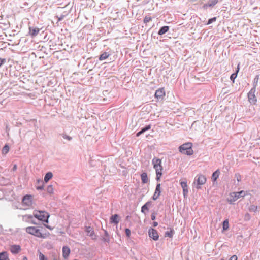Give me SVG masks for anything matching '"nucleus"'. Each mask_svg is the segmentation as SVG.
<instances>
[{"instance_id": "c756f323", "label": "nucleus", "mask_w": 260, "mask_h": 260, "mask_svg": "<svg viewBox=\"0 0 260 260\" xmlns=\"http://www.w3.org/2000/svg\"><path fill=\"white\" fill-rule=\"evenodd\" d=\"M222 228L223 230H227L229 229V220L226 219L222 223Z\"/></svg>"}, {"instance_id": "49530a36", "label": "nucleus", "mask_w": 260, "mask_h": 260, "mask_svg": "<svg viewBox=\"0 0 260 260\" xmlns=\"http://www.w3.org/2000/svg\"><path fill=\"white\" fill-rule=\"evenodd\" d=\"M5 62H6L5 59L0 58V65H2L3 64H4Z\"/></svg>"}, {"instance_id": "58836bf2", "label": "nucleus", "mask_w": 260, "mask_h": 260, "mask_svg": "<svg viewBox=\"0 0 260 260\" xmlns=\"http://www.w3.org/2000/svg\"><path fill=\"white\" fill-rule=\"evenodd\" d=\"M145 206H146V207H148V208L149 209V208L151 207L152 205V202L150 201H148L147 202H146L145 204Z\"/></svg>"}, {"instance_id": "3c124183", "label": "nucleus", "mask_w": 260, "mask_h": 260, "mask_svg": "<svg viewBox=\"0 0 260 260\" xmlns=\"http://www.w3.org/2000/svg\"><path fill=\"white\" fill-rule=\"evenodd\" d=\"M23 260H28V259L26 256H24L23 258Z\"/></svg>"}, {"instance_id": "f03ea898", "label": "nucleus", "mask_w": 260, "mask_h": 260, "mask_svg": "<svg viewBox=\"0 0 260 260\" xmlns=\"http://www.w3.org/2000/svg\"><path fill=\"white\" fill-rule=\"evenodd\" d=\"M34 216L38 220L45 223H48V218L50 216L48 213L44 211L34 210L33 212Z\"/></svg>"}, {"instance_id": "20e7f679", "label": "nucleus", "mask_w": 260, "mask_h": 260, "mask_svg": "<svg viewBox=\"0 0 260 260\" xmlns=\"http://www.w3.org/2000/svg\"><path fill=\"white\" fill-rule=\"evenodd\" d=\"M26 232L31 235L39 238H44L39 229L34 226H29L26 228Z\"/></svg>"}, {"instance_id": "864d4df0", "label": "nucleus", "mask_w": 260, "mask_h": 260, "mask_svg": "<svg viewBox=\"0 0 260 260\" xmlns=\"http://www.w3.org/2000/svg\"><path fill=\"white\" fill-rule=\"evenodd\" d=\"M18 67V68H17V70L18 69V68H20L21 67V66H17Z\"/></svg>"}, {"instance_id": "473e14b6", "label": "nucleus", "mask_w": 260, "mask_h": 260, "mask_svg": "<svg viewBox=\"0 0 260 260\" xmlns=\"http://www.w3.org/2000/svg\"><path fill=\"white\" fill-rule=\"evenodd\" d=\"M257 210V206L255 205H251L249 207V210L251 212H255Z\"/></svg>"}, {"instance_id": "de8ad7c7", "label": "nucleus", "mask_w": 260, "mask_h": 260, "mask_svg": "<svg viewBox=\"0 0 260 260\" xmlns=\"http://www.w3.org/2000/svg\"><path fill=\"white\" fill-rule=\"evenodd\" d=\"M158 225V223L156 221H154L153 222V226H154V227H156Z\"/></svg>"}, {"instance_id": "aec40b11", "label": "nucleus", "mask_w": 260, "mask_h": 260, "mask_svg": "<svg viewBox=\"0 0 260 260\" xmlns=\"http://www.w3.org/2000/svg\"><path fill=\"white\" fill-rule=\"evenodd\" d=\"M169 29V27L168 26H165L162 27L159 30L158 34L159 35H162L166 33Z\"/></svg>"}, {"instance_id": "412c9836", "label": "nucleus", "mask_w": 260, "mask_h": 260, "mask_svg": "<svg viewBox=\"0 0 260 260\" xmlns=\"http://www.w3.org/2000/svg\"><path fill=\"white\" fill-rule=\"evenodd\" d=\"M141 178L142 180V182L143 183H146L148 181V178L147 177V174L145 172H143L141 174Z\"/></svg>"}, {"instance_id": "8fccbe9b", "label": "nucleus", "mask_w": 260, "mask_h": 260, "mask_svg": "<svg viewBox=\"0 0 260 260\" xmlns=\"http://www.w3.org/2000/svg\"><path fill=\"white\" fill-rule=\"evenodd\" d=\"M26 216H27L29 219L32 218V216L31 215H26Z\"/></svg>"}, {"instance_id": "4be33fe9", "label": "nucleus", "mask_w": 260, "mask_h": 260, "mask_svg": "<svg viewBox=\"0 0 260 260\" xmlns=\"http://www.w3.org/2000/svg\"><path fill=\"white\" fill-rule=\"evenodd\" d=\"M239 66H237V69L235 71V72L233 73L230 76V79L231 81H233V83L234 82V80H235V78L237 76V74L239 72Z\"/></svg>"}, {"instance_id": "7ed1b4c3", "label": "nucleus", "mask_w": 260, "mask_h": 260, "mask_svg": "<svg viewBox=\"0 0 260 260\" xmlns=\"http://www.w3.org/2000/svg\"><path fill=\"white\" fill-rule=\"evenodd\" d=\"M192 144L190 142L185 143L179 147V151L187 155H191L193 154V151L192 149Z\"/></svg>"}, {"instance_id": "bb28decb", "label": "nucleus", "mask_w": 260, "mask_h": 260, "mask_svg": "<svg viewBox=\"0 0 260 260\" xmlns=\"http://www.w3.org/2000/svg\"><path fill=\"white\" fill-rule=\"evenodd\" d=\"M9 146L8 144H5V145L3 147L2 150V153L3 155H6L7 154L9 151Z\"/></svg>"}, {"instance_id": "dca6fc26", "label": "nucleus", "mask_w": 260, "mask_h": 260, "mask_svg": "<svg viewBox=\"0 0 260 260\" xmlns=\"http://www.w3.org/2000/svg\"><path fill=\"white\" fill-rule=\"evenodd\" d=\"M110 222L115 224H117L119 222V217L118 214H114L111 216Z\"/></svg>"}, {"instance_id": "393cba45", "label": "nucleus", "mask_w": 260, "mask_h": 260, "mask_svg": "<svg viewBox=\"0 0 260 260\" xmlns=\"http://www.w3.org/2000/svg\"><path fill=\"white\" fill-rule=\"evenodd\" d=\"M8 259V254L6 251H3L0 253V260Z\"/></svg>"}, {"instance_id": "4d7b16f0", "label": "nucleus", "mask_w": 260, "mask_h": 260, "mask_svg": "<svg viewBox=\"0 0 260 260\" xmlns=\"http://www.w3.org/2000/svg\"><path fill=\"white\" fill-rule=\"evenodd\" d=\"M53 260H58V259H56V258H54V259H53Z\"/></svg>"}, {"instance_id": "c03bdc74", "label": "nucleus", "mask_w": 260, "mask_h": 260, "mask_svg": "<svg viewBox=\"0 0 260 260\" xmlns=\"http://www.w3.org/2000/svg\"><path fill=\"white\" fill-rule=\"evenodd\" d=\"M237 256L236 255H234L230 258L229 260H237Z\"/></svg>"}, {"instance_id": "c9c22d12", "label": "nucleus", "mask_w": 260, "mask_h": 260, "mask_svg": "<svg viewBox=\"0 0 260 260\" xmlns=\"http://www.w3.org/2000/svg\"><path fill=\"white\" fill-rule=\"evenodd\" d=\"M152 20V18L149 16H146L144 19V23H147Z\"/></svg>"}, {"instance_id": "9b49d317", "label": "nucleus", "mask_w": 260, "mask_h": 260, "mask_svg": "<svg viewBox=\"0 0 260 260\" xmlns=\"http://www.w3.org/2000/svg\"><path fill=\"white\" fill-rule=\"evenodd\" d=\"M165 95V91L164 88H161L157 89L155 91V96L158 100H162Z\"/></svg>"}, {"instance_id": "c85d7f7f", "label": "nucleus", "mask_w": 260, "mask_h": 260, "mask_svg": "<svg viewBox=\"0 0 260 260\" xmlns=\"http://www.w3.org/2000/svg\"><path fill=\"white\" fill-rule=\"evenodd\" d=\"M109 55H110V54L108 53L104 52L100 55V56L99 57V59L100 60H105V59H107L109 56Z\"/></svg>"}, {"instance_id": "0eeeda50", "label": "nucleus", "mask_w": 260, "mask_h": 260, "mask_svg": "<svg viewBox=\"0 0 260 260\" xmlns=\"http://www.w3.org/2000/svg\"><path fill=\"white\" fill-rule=\"evenodd\" d=\"M256 85L254 84V87L251 89L249 93H248V100L251 103L255 104L257 100L255 95V92L256 91Z\"/></svg>"}, {"instance_id": "f3484780", "label": "nucleus", "mask_w": 260, "mask_h": 260, "mask_svg": "<svg viewBox=\"0 0 260 260\" xmlns=\"http://www.w3.org/2000/svg\"><path fill=\"white\" fill-rule=\"evenodd\" d=\"M151 125H146L145 127H143L136 134V136L139 137L141 134L144 133L146 131L149 130L151 128Z\"/></svg>"}, {"instance_id": "ddd939ff", "label": "nucleus", "mask_w": 260, "mask_h": 260, "mask_svg": "<svg viewBox=\"0 0 260 260\" xmlns=\"http://www.w3.org/2000/svg\"><path fill=\"white\" fill-rule=\"evenodd\" d=\"M85 232L87 235L89 236L92 239L94 240L96 238V236L94 234L93 229L91 226H86Z\"/></svg>"}, {"instance_id": "5fc2aeb1", "label": "nucleus", "mask_w": 260, "mask_h": 260, "mask_svg": "<svg viewBox=\"0 0 260 260\" xmlns=\"http://www.w3.org/2000/svg\"><path fill=\"white\" fill-rule=\"evenodd\" d=\"M46 227H47V228H48V229H50V226H49L47 225V226H46Z\"/></svg>"}, {"instance_id": "a211bd4d", "label": "nucleus", "mask_w": 260, "mask_h": 260, "mask_svg": "<svg viewBox=\"0 0 260 260\" xmlns=\"http://www.w3.org/2000/svg\"><path fill=\"white\" fill-rule=\"evenodd\" d=\"M39 32V29L36 27H29V32L31 36H36Z\"/></svg>"}, {"instance_id": "f704fd0d", "label": "nucleus", "mask_w": 260, "mask_h": 260, "mask_svg": "<svg viewBox=\"0 0 260 260\" xmlns=\"http://www.w3.org/2000/svg\"><path fill=\"white\" fill-rule=\"evenodd\" d=\"M39 259L40 260H48L47 258L41 252H39Z\"/></svg>"}, {"instance_id": "4c0bfd02", "label": "nucleus", "mask_w": 260, "mask_h": 260, "mask_svg": "<svg viewBox=\"0 0 260 260\" xmlns=\"http://www.w3.org/2000/svg\"><path fill=\"white\" fill-rule=\"evenodd\" d=\"M125 233L126 236L127 237H130V235H131V230L129 229L126 228L125 230Z\"/></svg>"}, {"instance_id": "f8f14e48", "label": "nucleus", "mask_w": 260, "mask_h": 260, "mask_svg": "<svg viewBox=\"0 0 260 260\" xmlns=\"http://www.w3.org/2000/svg\"><path fill=\"white\" fill-rule=\"evenodd\" d=\"M161 193V187L160 184L158 183L156 185L155 190L153 196H152V199L153 200H156L160 196Z\"/></svg>"}, {"instance_id": "e433bc0d", "label": "nucleus", "mask_w": 260, "mask_h": 260, "mask_svg": "<svg viewBox=\"0 0 260 260\" xmlns=\"http://www.w3.org/2000/svg\"><path fill=\"white\" fill-rule=\"evenodd\" d=\"M235 177L236 178L238 182H239L241 180V176L239 173H236Z\"/></svg>"}, {"instance_id": "ea45409f", "label": "nucleus", "mask_w": 260, "mask_h": 260, "mask_svg": "<svg viewBox=\"0 0 260 260\" xmlns=\"http://www.w3.org/2000/svg\"><path fill=\"white\" fill-rule=\"evenodd\" d=\"M216 20V17H213L212 18L209 19L207 24H210L212 23L213 22L215 21Z\"/></svg>"}, {"instance_id": "a19ab883", "label": "nucleus", "mask_w": 260, "mask_h": 260, "mask_svg": "<svg viewBox=\"0 0 260 260\" xmlns=\"http://www.w3.org/2000/svg\"><path fill=\"white\" fill-rule=\"evenodd\" d=\"M188 192V188L183 189V196H184V198L187 197Z\"/></svg>"}, {"instance_id": "1a4fd4ad", "label": "nucleus", "mask_w": 260, "mask_h": 260, "mask_svg": "<svg viewBox=\"0 0 260 260\" xmlns=\"http://www.w3.org/2000/svg\"><path fill=\"white\" fill-rule=\"evenodd\" d=\"M148 233L149 237L154 240L157 241L158 240L159 235L158 232L156 230L151 228L149 229Z\"/></svg>"}, {"instance_id": "a878e982", "label": "nucleus", "mask_w": 260, "mask_h": 260, "mask_svg": "<svg viewBox=\"0 0 260 260\" xmlns=\"http://www.w3.org/2000/svg\"><path fill=\"white\" fill-rule=\"evenodd\" d=\"M174 234V230L172 228H170V231H167L165 232V236L168 237L170 238H172Z\"/></svg>"}, {"instance_id": "b1692460", "label": "nucleus", "mask_w": 260, "mask_h": 260, "mask_svg": "<svg viewBox=\"0 0 260 260\" xmlns=\"http://www.w3.org/2000/svg\"><path fill=\"white\" fill-rule=\"evenodd\" d=\"M219 174H220V172H219V170H217L214 172H213V173L212 175V177H211V178L213 181H215L217 180V179L219 177Z\"/></svg>"}, {"instance_id": "cd10ccee", "label": "nucleus", "mask_w": 260, "mask_h": 260, "mask_svg": "<svg viewBox=\"0 0 260 260\" xmlns=\"http://www.w3.org/2000/svg\"><path fill=\"white\" fill-rule=\"evenodd\" d=\"M104 236L105 237L103 238V241L109 243L110 242V237L107 231H104Z\"/></svg>"}, {"instance_id": "13d9d810", "label": "nucleus", "mask_w": 260, "mask_h": 260, "mask_svg": "<svg viewBox=\"0 0 260 260\" xmlns=\"http://www.w3.org/2000/svg\"><path fill=\"white\" fill-rule=\"evenodd\" d=\"M221 260H224L223 259H221Z\"/></svg>"}, {"instance_id": "37998d69", "label": "nucleus", "mask_w": 260, "mask_h": 260, "mask_svg": "<svg viewBox=\"0 0 260 260\" xmlns=\"http://www.w3.org/2000/svg\"><path fill=\"white\" fill-rule=\"evenodd\" d=\"M258 76L257 75L255 78H254V82L253 83V85L255 84H256L257 85V82H258Z\"/></svg>"}, {"instance_id": "6e6d98bb", "label": "nucleus", "mask_w": 260, "mask_h": 260, "mask_svg": "<svg viewBox=\"0 0 260 260\" xmlns=\"http://www.w3.org/2000/svg\"><path fill=\"white\" fill-rule=\"evenodd\" d=\"M32 223L34 224H36V223L34 221H32Z\"/></svg>"}, {"instance_id": "423d86ee", "label": "nucleus", "mask_w": 260, "mask_h": 260, "mask_svg": "<svg viewBox=\"0 0 260 260\" xmlns=\"http://www.w3.org/2000/svg\"><path fill=\"white\" fill-rule=\"evenodd\" d=\"M195 181L197 182L196 188L199 189L201 188L200 185H203L206 181V178L203 175H198L196 176Z\"/></svg>"}, {"instance_id": "4468645a", "label": "nucleus", "mask_w": 260, "mask_h": 260, "mask_svg": "<svg viewBox=\"0 0 260 260\" xmlns=\"http://www.w3.org/2000/svg\"><path fill=\"white\" fill-rule=\"evenodd\" d=\"M21 247L19 245H13L10 247V250L13 254H18L21 251Z\"/></svg>"}, {"instance_id": "09e8293b", "label": "nucleus", "mask_w": 260, "mask_h": 260, "mask_svg": "<svg viewBox=\"0 0 260 260\" xmlns=\"http://www.w3.org/2000/svg\"><path fill=\"white\" fill-rule=\"evenodd\" d=\"M17 165H14V166H13V167L12 170H13V171H15V170H16L17 169Z\"/></svg>"}, {"instance_id": "9d476101", "label": "nucleus", "mask_w": 260, "mask_h": 260, "mask_svg": "<svg viewBox=\"0 0 260 260\" xmlns=\"http://www.w3.org/2000/svg\"><path fill=\"white\" fill-rule=\"evenodd\" d=\"M32 202V196L31 195H25L23 197L22 203L26 206L31 205Z\"/></svg>"}, {"instance_id": "39448f33", "label": "nucleus", "mask_w": 260, "mask_h": 260, "mask_svg": "<svg viewBox=\"0 0 260 260\" xmlns=\"http://www.w3.org/2000/svg\"><path fill=\"white\" fill-rule=\"evenodd\" d=\"M245 194V192L243 190L237 192H233L231 194V198L230 199H228V202L230 203H232V202L236 201L239 198L244 197Z\"/></svg>"}, {"instance_id": "603ef678", "label": "nucleus", "mask_w": 260, "mask_h": 260, "mask_svg": "<svg viewBox=\"0 0 260 260\" xmlns=\"http://www.w3.org/2000/svg\"><path fill=\"white\" fill-rule=\"evenodd\" d=\"M40 182H41L42 183H43V181H40L39 180H38V182L39 183Z\"/></svg>"}, {"instance_id": "72a5a7b5", "label": "nucleus", "mask_w": 260, "mask_h": 260, "mask_svg": "<svg viewBox=\"0 0 260 260\" xmlns=\"http://www.w3.org/2000/svg\"><path fill=\"white\" fill-rule=\"evenodd\" d=\"M181 186L183 189H187L188 188L187 184L186 182L182 181L180 183Z\"/></svg>"}, {"instance_id": "2f4dec72", "label": "nucleus", "mask_w": 260, "mask_h": 260, "mask_svg": "<svg viewBox=\"0 0 260 260\" xmlns=\"http://www.w3.org/2000/svg\"><path fill=\"white\" fill-rule=\"evenodd\" d=\"M149 210V209L146 206H145V205H143L141 207V212L144 213V214H146V212H148Z\"/></svg>"}, {"instance_id": "7c9ffc66", "label": "nucleus", "mask_w": 260, "mask_h": 260, "mask_svg": "<svg viewBox=\"0 0 260 260\" xmlns=\"http://www.w3.org/2000/svg\"><path fill=\"white\" fill-rule=\"evenodd\" d=\"M46 191L50 194H53V192H54V189L53 188L52 185H48L47 187Z\"/></svg>"}, {"instance_id": "f257e3e1", "label": "nucleus", "mask_w": 260, "mask_h": 260, "mask_svg": "<svg viewBox=\"0 0 260 260\" xmlns=\"http://www.w3.org/2000/svg\"><path fill=\"white\" fill-rule=\"evenodd\" d=\"M152 163L153 165V168L155 170L157 181L160 180V178L162 175V170L163 169L161 166V160L159 158L154 157L152 160Z\"/></svg>"}, {"instance_id": "5701e85b", "label": "nucleus", "mask_w": 260, "mask_h": 260, "mask_svg": "<svg viewBox=\"0 0 260 260\" xmlns=\"http://www.w3.org/2000/svg\"><path fill=\"white\" fill-rule=\"evenodd\" d=\"M52 177H53V174L51 172H49L47 173L44 176V182L46 183L48 182V181L52 178Z\"/></svg>"}, {"instance_id": "6e6552de", "label": "nucleus", "mask_w": 260, "mask_h": 260, "mask_svg": "<svg viewBox=\"0 0 260 260\" xmlns=\"http://www.w3.org/2000/svg\"><path fill=\"white\" fill-rule=\"evenodd\" d=\"M60 137H61L64 140L60 139L63 144H66L67 142L71 141L73 139V138L71 136L68 135L65 132L58 134V138H59Z\"/></svg>"}, {"instance_id": "2eb2a0df", "label": "nucleus", "mask_w": 260, "mask_h": 260, "mask_svg": "<svg viewBox=\"0 0 260 260\" xmlns=\"http://www.w3.org/2000/svg\"><path fill=\"white\" fill-rule=\"evenodd\" d=\"M70 249L69 247L64 246L62 248V255L63 257L66 259L69 256L70 253Z\"/></svg>"}, {"instance_id": "6ab92c4d", "label": "nucleus", "mask_w": 260, "mask_h": 260, "mask_svg": "<svg viewBox=\"0 0 260 260\" xmlns=\"http://www.w3.org/2000/svg\"><path fill=\"white\" fill-rule=\"evenodd\" d=\"M218 2V0H211L208 2V3L205 4L204 6V8H207L208 7H212L215 5Z\"/></svg>"}, {"instance_id": "a18cd8bd", "label": "nucleus", "mask_w": 260, "mask_h": 260, "mask_svg": "<svg viewBox=\"0 0 260 260\" xmlns=\"http://www.w3.org/2000/svg\"><path fill=\"white\" fill-rule=\"evenodd\" d=\"M36 188L37 190H43L44 189V185L43 184H42V185L37 187Z\"/></svg>"}, {"instance_id": "79ce46f5", "label": "nucleus", "mask_w": 260, "mask_h": 260, "mask_svg": "<svg viewBox=\"0 0 260 260\" xmlns=\"http://www.w3.org/2000/svg\"><path fill=\"white\" fill-rule=\"evenodd\" d=\"M156 213L155 212L152 213L151 215V219L152 220H154L156 219Z\"/></svg>"}]
</instances>
